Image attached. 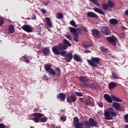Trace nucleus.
Masks as SVG:
<instances>
[{
  "mask_svg": "<svg viewBox=\"0 0 128 128\" xmlns=\"http://www.w3.org/2000/svg\"><path fill=\"white\" fill-rule=\"evenodd\" d=\"M92 4H96L97 6H100V3L98 2V0H90Z\"/></svg>",
  "mask_w": 128,
  "mask_h": 128,
  "instance_id": "nucleus-37",
  "label": "nucleus"
},
{
  "mask_svg": "<svg viewBox=\"0 0 128 128\" xmlns=\"http://www.w3.org/2000/svg\"><path fill=\"white\" fill-rule=\"evenodd\" d=\"M56 128H62L60 126V127H56Z\"/></svg>",
  "mask_w": 128,
  "mask_h": 128,
  "instance_id": "nucleus-60",
  "label": "nucleus"
},
{
  "mask_svg": "<svg viewBox=\"0 0 128 128\" xmlns=\"http://www.w3.org/2000/svg\"><path fill=\"white\" fill-rule=\"evenodd\" d=\"M82 28H84L83 30H84V32H88V30L86 28H84V26H83Z\"/></svg>",
  "mask_w": 128,
  "mask_h": 128,
  "instance_id": "nucleus-57",
  "label": "nucleus"
},
{
  "mask_svg": "<svg viewBox=\"0 0 128 128\" xmlns=\"http://www.w3.org/2000/svg\"><path fill=\"white\" fill-rule=\"evenodd\" d=\"M22 29L23 30H24V32H32L34 31L32 28L27 24H24L22 26Z\"/></svg>",
  "mask_w": 128,
  "mask_h": 128,
  "instance_id": "nucleus-12",
  "label": "nucleus"
},
{
  "mask_svg": "<svg viewBox=\"0 0 128 128\" xmlns=\"http://www.w3.org/2000/svg\"><path fill=\"white\" fill-rule=\"evenodd\" d=\"M124 120L126 122H128V114H126L124 115Z\"/></svg>",
  "mask_w": 128,
  "mask_h": 128,
  "instance_id": "nucleus-41",
  "label": "nucleus"
},
{
  "mask_svg": "<svg viewBox=\"0 0 128 128\" xmlns=\"http://www.w3.org/2000/svg\"><path fill=\"white\" fill-rule=\"evenodd\" d=\"M73 58L74 60H76V62H81L82 60L80 56L76 54H74L73 56Z\"/></svg>",
  "mask_w": 128,
  "mask_h": 128,
  "instance_id": "nucleus-25",
  "label": "nucleus"
},
{
  "mask_svg": "<svg viewBox=\"0 0 128 128\" xmlns=\"http://www.w3.org/2000/svg\"><path fill=\"white\" fill-rule=\"evenodd\" d=\"M112 106L116 110H120V112H122V110H124V106H120V104L116 102H112Z\"/></svg>",
  "mask_w": 128,
  "mask_h": 128,
  "instance_id": "nucleus-9",
  "label": "nucleus"
},
{
  "mask_svg": "<svg viewBox=\"0 0 128 128\" xmlns=\"http://www.w3.org/2000/svg\"><path fill=\"white\" fill-rule=\"evenodd\" d=\"M101 32L102 34H104V36H109L110 35V28L108 26H101L100 28Z\"/></svg>",
  "mask_w": 128,
  "mask_h": 128,
  "instance_id": "nucleus-11",
  "label": "nucleus"
},
{
  "mask_svg": "<svg viewBox=\"0 0 128 128\" xmlns=\"http://www.w3.org/2000/svg\"><path fill=\"white\" fill-rule=\"evenodd\" d=\"M87 122V128H90L92 126H98V122L96 121L94 118H90L88 120H86Z\"/></svg>",
  "mask_w": 128,
  "mask_h": 128,
  "instance_id": "nucleus-6",
  "label": "nucleus"
},
{
  "mask_svg": "<svg viewBox=\"0 0 128 128\" xmlns=\"http://www.w3.org/2000/svg\"><path fill=\"white\" fill-rule=\"evenodd\" d=\"M30 60H32V58H30L29 56H22L20 58V60L25 62L26 64H30Z\"/></svg>",
  "mask_w": 128,
  "mask_h": 128,
  "instance_id": "nucleus-18",
  "label": "nucleus"
},
{
  "mask_svg": "<svg viewBox=\"0 0 128 128\" xmlns=\"http://www.w3.org/2000/svg\"><path fill=\"white\" fill-rule=\"evenodd\" d=\"M98 106H100V108H102V106H104V105H102V102H100L98 104Z\"/></svg>",
  "mask_w": 128,
  "mask_h": 128,
  "instance_id": "nucleus-51",
  "label": "nucleus"
},
{
  "mask_svg": "<svg viewBox=\"0 0 128 128\" xmlns=\"http://www.w3.org/2000/svg\"><path fill=\"white\" fill-rule=\"evenodd\" d=\"M2 121V119H0V122H1Z\"/></svg>",
  "mask_w": 128,
  "mask_h": 128,
  "instance_id": "nucleus-63",
  "label": "nucleus"
},
{
  "mask_svg": "<svg viewBox=\"0 0 128 128\" xmlns=\"http://www.w3.org/2000/svg\"><path fill=\"white\" fill-rule=\"evenodd\" d=\"M66 38H68V40H72V36H70V35L66 36Z\"/></svg>",
  "mask_w": 128,
  "mask_h": 128,
  "instance_id": "nucleus-46",
  "label": "nucleus"
},
{
  "mask_svg": "<svg viewBox=\"0 0 128 128\" xmlns=\"http://www.w3.org/2000/svg\"><path fill=\"white\" fill-rule=\"evenodd\" d=\"M100 58L96 57H93L90 60H87L89 66L94 68H98V65L100 64Z\"/></svg>",
  "mask_w": 128,
  "mask_h": 128,
  "instance_id": "nucleus-5",
  "label": "nucleus"
},
{
  "mask_svg": "<svg viewBox=\"0 0 128 128\" xmlns=\"http://www.w3.org/2000/svg\"><path fill=\"white\" fill-rule=\"evenodd\" d=\"M118 85H116V83L114 82H110L108 84V88L110 90H112L114 88H116Z\"/></svg>",
  "mask_w": 128,
  "mask_h": 128,
  "instance_id": "nucleus-22",
  "label": "nucleus"
},
{
  "mask_svg": "<svg viewBox=\"0 0 128 128\" xmlns=\"http://www.w3.org/2000/svg\"><path fill=\"white\" fill-rule=\"evenodd\" d=\"M44 27V24L42 23L40 24L38 26L37 28L39 32H42V28Z\"/></svg>",
  "mask_w": 128,
  "mask_h": 128,
  "instance_id": "nucleus-38",
  "label": "nucleus"
},
{
  "mask_svg": "<svg viewBox=\"0 0 128 128\" xmlns=\"http://www.w3.org/2000/svg\"><path fill=\"white\" fill-rule=\"evenodd\" d=\"M73 36L74 40L76 42H78V33H75Z\"/></svg>",
  "mask_w": 128,
  "mask_h": 128,
  "instance_id": "nucleus-31",
  "label": "nucleus"
},
{
  "mask_svg": "<svg viewBox=\"0 0 128 128\" xmlns=\"http://www.w3.org/2000/svg\"><path fill=\"white\" fill-rule=\"evenodd\" d=\"M0 128H6V125H4V124H0Z\"/></svg>",
  "mask_w": 128,
  "mask_h": 128,
  "instance_id": "nucleus-50",
  "label": "nucleus"
},
{
  "mask_svg": "<svg viewBox=\"0 0 128 128\" xmlns=\"http://www.w3.org/2000/svg\"><path fill=\"white\" fill-rule=\"evenodd\" d=\"M82 126H86L85 128H88L86 120L83 121L82 122L78 123L76 128H82Z\"/></svg>",
  "mask_w": 128,
  "mask_h": 128,
  "instance_id": "nucleus-15",
  "label": "nucleus"
},
{
  "mask_svg": "<svg viewBox=\"0 0 128 128\" xmlns=\"http://www.w3.org/2000/svg\"><path fill=\"white\" fill-rule=\"evenodd\" d=\"M110 22L111 24L116 26V24H118V21L116 18H112L110 20Z\"/></svg>",
  "mask_w": 128,
  "mask_h": 128,
  "instance_id": "nucleus-26",
  "label": "nucleus"
},
{
  "mask_svg": "<svg viewBox=\"0 0 128 128\" xmlns=\"http://www.w3.org/2000/svg\"><path fill=\"white\" fill-rule=\"evenodd\" d=\"M38 52H40V51H38Z\"/></svg>",
  "mask_w": 128,
  "mask_h": 128,
  "instance_id": "nucleus-64",
  "label": "nucleus"
},
{
  "mask_svg": "<svg viewBox=\"0 0 128 128\" xmlns=\"http://www.w3.org/2000/svg\"><path fill=\"white\" fill-rule=\"evenodd\" d=\"M46 20L47 22V25L48 26L52 28V21H50V18L47 17L46 18Z\"/></svg>",
  "mask_w": 128,
  "mask_h": 128,
  "instance_id": "nucleus-29",
  "label": "nucleus"
},
{
  "mask_svg": "<svg viewBox=\"0 0 128 128\" xmlns=\"http://www.w3.org/2000/svg\"><path fill=\"white\" fill-rule=\"evenodd\" d=\"M125 14H126V16H128V10H126L125 11Z\"/></svg>",
  "mask_w": 128,
  "mask_h": 128,
  "instance_id": "nucleus-56",
  "label": "nucleus"
},
{
  "mask_svg": "<svg viewBox=\"0 0 128 128\" xmlns=\"http://www.w3.org/2000/svg\"><path fill=\"white\" fill-rule=\"evenodd\" d=\"M87 16L88 18H98V16L94 12H87Z\"/></svg>",
  "mask_w": 128,
  "mask_h": 128,
  "instance_id": "nucleus-16",
  "label": "nucleus"
},
{
  "mask_svg": "<svg viewBox=\"0 0 128 128\" xmlns=\"http://www.w3.org/2000/svg\"><path fill=\"white\" fill-rule=\"evenodd\" d=\"M42 78L44 80H48V76L44 75L42 76Z\"/></svg>",
  "mask_w": 128,
  "mask_h": 128,
  "instance_id": "nucleus-45",
  "label": "nucleus"
},
{
  "mask_svg": "<svg viewBox=\"0 0 128 128\" xmlns=\"http://www.w3.org/2000/svg\"><path fill=\"white\" fill-rule=\"evenodd\" d=\"M32 20H36V16L34 14H32Z\"/></svg>",
  "mask_w": 128,
  "mask_h": 128,
  "instance_id": "nucleus-48",
  "label": "nucleus"
},
{
  "mask_svg": "<svg viewBox=\"0 0 128 128\" xmlns=\"http://www.w3.org/2000/svg\"><path fill=\"white\" fill-rule=\"evenodd\" d=\"M41 50L42 52V54L45 56H48V54H50V50L48 48L46 47V48H42Z\"/></svg>",
  "mask_w": 128,
  "mask_h": 128,
  "instance_id": "nucleus-13",
  "label": "nucleus"
},
{
  "mask_svg": "<svg viewBox=\"0 0 128 128\" xmlns=\"http://www.w3.org/2000/svg\"><path fill=\"white\" fill-rule=\"evenodd\" d=\"M4 24V18H0V26H2Z\"/></svg>",
  "mask_w": 128,
  "mask_h": 128,
  "instance_id": "nucleus-40",
  "label": "nucleus"
},
{
  "mask_svg": "<svg viewBox=\"0 0 128 128\" xmlns=\"http://www.w3.org/2000/svg\"><path fill=\"white\" fill-rule=\"evenodd\" d=\"M40 12H42V14H46V10L44 9H41Z\"/></svg>",
  "mask_w": 128,
  "mask_h": 128,
  "instance_id": "nucleus-49",
  "label": "nucleus"
},
{
  "mask_svg": "<svg viewBox=\"0 0 128 128\" xmlns=\"http://www.w3.org/2000/svg\"><path fill=\"white\" fill-rule=\"evenodd\" d=\"M79 80L80 82H82V84H86V82H88V76H80Z\"/></svg>",
  "mask_w": 128,
  "mask_h": 128,
  "instance_id": "nucleus-20",
  "label": "nucleus"
},
{
  "mask_svg": "<svg viewBox=\"0 0 128 128\" xmlns=\"http://www.w3.org/2000/svg\"><path fill=\"white\" fill-rule=\"evenodd\" d=\"M70 24L71 26H74V28H78V26L76 24V22H74V20H72L70 22Z\"/></svg>",
  "mask_w": 128,
  "mask_h": 128,
  "instance_id": "nucleus-39",
  "label": "nucleus"
},
{
  "mask_svg": "<svg viewBox=\"0 0 128 128\" xmlns=\"http://www.w3.org/2000/svg\"><path fill=\"white\" fill-rule=\"evenodd\" d=\"M66 50V46L62 44H58L52 47V52L56 56H66V51H64Z\"/></svg>",
  "mask_w": 128,
  "mask_h": 128,
  "instance_id": "nucleus-1",
  "label": "nucleus"
},
{
  "mask_svg": "<svg viewBox=\"0 0 128 128\" xmlns=\"http://www.w3.org/2000/svg\"><path fill=\"white\" fill-rule=\"evenodd\" d=\"M112 78L116 79V80H118V79L119 78H118V74H116L114 72H112Z\"/></svg>",
  "mask_w": 128,
  "mask_h": 128,
  "instance_id": "nucleus-35",
  "label": "nucleus"
},
{
  "mask_svg": "<svg viewBox=\"0 0 128 128\" xmlns=\"http://www.w3.org/2000/svg\"><path fill=\"white\" fill-rule=\"evenodd\" d=\"M100 50H101L102 52H108V48H104V46H101L100 48Z\"/></svg>",
  "mask_w": 128,
  "mask_h": 128,
  "instance_id": "nucleus-42",
  "label": "nucleus"
},
{
  "mask_svg": "<svg viewBox=\"0 0 128 128\" xmlns=\"http://www.w3.org/2000/svg\"><path fill=\"white\" fill-rule=\"evenodd\" d=\"M112 58H114V56H112Z\"/></svg>",
  "mask_w": 128,
  "mask_h": 128,
  "instance_id": "nucleus-62",
  "label": "nucleus"
},
{
  "mask_svg": "<svg viewBox=\"0 0 128 128\" xmlns=\"http://www.w3.org/2000/svg\"><path fill=\"white\" fill-rule=\"evenodd\" d=\"M125 128H128V125H126Z\"/></svg>",
  "mask_w": 128,
  "mask_h": 128,
  "instance_id": "nucleus-59",
  "label": "nucleus"
},
{
  "mask_svg": "<svg viewBox=\"0 0 128 128\" xmlns=\"http://www.w3.org/2000/svg\"><path fill=\"white\" fill-rule=\"evenodd\" d=\"M106 40L108 42H110L112 46H116V42H118V39L114 36H112L110 37H106Z\"/></svg>",
  "mask_w": 128,
  "mask_h": 128,
  "instance_id": "nucleus-7",
  "label": "nucleus"
},
{
  "mask_svg": "<svg viewBox=\"0 0 128 128\" xmlns=\"http://www.w3.org/2000/svg\"><path fill=\"white\" fill-rule=\"evenodd\" d=\"M80 102H84V99L82 98H80Z\"/></svg>",
  "mask_w": 128,
  "mask_h": 128,
  "instance_id": "nucleus-58",
  "label": "nucleus"
},
{
  "mask_svg": "<svg viewBox=\"0 0 128 128\" xmlns=\"http://www.w3.org/2000/svg\"><path fill=\"white\" fill-rule=\"evenodd\" d=\"M92 104V102L90 101L86 102L87 104Z\"/></svg>",
  "mask_w": 128,
  "mask_h": 128,
  "instance_id": "nucleus-55",
  "label": "nucleus"
},
{
  "mask_svg": "<svg viewBox=\"0 0 128 128\" xmlns=\"http://www.w3.org/2000/svg\"><path fill=\"white\" fill-rule=\"evenodd\" d=\"M104 98L108 102H109V104H112V100L117 102H122V100L114 95H111L110 96L108 94H104Z\"/></svg>",
  "mask_w": 128,
  "mask_h": 128,
  "instance_id": "nucleus-4",
  "label": "nucleus"
},
{
  "mask_svg": "<svg viewBox=\"0 0 128 128\" xmlns=\"http://www.w3.org/2000/svg\"><path fill=\"white\" fill-rule=\"evenodd\" d=\"M102 8L103 10H109L108 5V4L106 2L102 3Z\"/></svg>",
  "mask_w": 128,
  "mask_h": 128,
  "instance_id": "nucleus-30",
  "label": "nucleus"
},
{
  "mask_svg": "<svg viewBox=\"0 0 128 128\" xmlns=\"http://www.w3.org/2000/svg\"><path fill=\"white\" fill-rule=\"evenodd\" d=\"M57 98H60V102H64L66 100V94L62 92L59 94L58 96H56Z\"/></svg>",
  "mask_w": 128,
  "mask_h": 128,
  "instance_id": "nucleus-19",
  "label": "nucleus"
},
{
  "mask_svg": "<svg viewBox=\"0 0 128 128\" xmlns=\"http://www.w3.org/2000/svg\"><path fill=\"white\" fill-rule=\"evenodd\" d=\"M8 32L10 34H14V26L13 25H10L8 28Z\"/></svg>",
  "mask_w": 128,
  "mask_h": 128,
  "instance_id": "nucleus-28",
  "label": "nucleus"
},
{
  "mask_svg": "<svg viewBox=\"0 0 128 128\" xmlns=\"http://www.w3.org/2000/svg\"><path fill=\"white\" fill-rule=\"evenodd\" d=\"M76 100H78V98L74 94H72L70 97H68L66 99L68 102L70 104H72V102H76Z\"/></svg>",
  "mask_w": 128,
  "mask_h": 128,
  "instance_id": "nucleus-8",
  "label": "nucleus"
},
{
  "mask_svg": "<svg viewBox=\"0 0 128 128\" xmlns=\"http://www.w3.org/2000/svg\"><path fill=\"white\" fill-rule=\"evenodd\" d=\"M107 4H108V8H114V4L110 0H109L107 2Z\"/></svg>",
  "mask_w": 128,
  "mask_h": 128,
  "instance_id": "nucleus-27",
  "label": "nucleus"
},
{
  "mask_svg": "<svg viewBox=\"0 0 128 128\" xmlns=\"http://www.w3.org/2000/svg\"><path fill=\"white\" fill-rule=\"evenodd\" d=\"M60 112H64V110H61Z\"/></svg>",
  "mask_w": 128,
  "mask_h": 128,
  "instance_id": "nucleus-61",
  "label": "nucleus"
},
{
  "mask_svg": "<svg viewBox=\"0 0 128 128\" xmlns=\"http://www.w3.org/2000/svg\"><path fill=\"white\" fill-rule=\"evenodd\" d=\"M38 112V109L37 108H35L34 110V112Z\"/></svg>",
  "mask_w": 128,
  "mask_h": 128,
  "instance_id": "nucleus-53",
  "label": "nucleus"
},
{
  "mask_svg": "<svg viewBox=\"0 0 128 128\" xmlns=\"http://www.w3.org/2000/svg\"><path fill=\"white\" fill-rule=\"evenodd\" d=\"M56 18H58L59 20L64 18V14H62L60 12H58L56 14Z\"/></svg>",
  "mask_w": 128,
  "mask_h": 128,
  "instance_id": "nucleus-32",
  "label": "nucleus"
},
{
  "mask_svg": "<svg viewBox=\"0 0 128 128\" xmlns=\"http://www.w3.org/2000/svg\"><path fill=\"white\" fill-rule=\"evenodd\" d=\"M74 92L77 96H82V92Z\"/></svg>",
  "mask_w": 128,
  "mask_h": 128,
  "instance_id": "nucleus-43",
  "label": "nucleus"
},
{
  "mask_svg": "<svg viewBox=\"0 0 128 128\" xmlns=\"http://www.w3.org/2000/svg\"><path fill=\"white\" fill-rule=\"evenodd\" d=\"M73 58L74 56H72V52H68L66 54V56H65V60L67 62H70Z\"/></svg>",
  "mask_w": 128,
  "mask_h": 128,
  "instance_id": "nucleus-14",
  "label": "nucleus"
},
{
  "mask_svg": "<svg viewBox=\"0 0 128 128\" xmlns=\"http://www.w3.org/2000/svg\"><path fill=\"white\" fill-rule=\"evenodd\" d=\"M33 116H36V118H33L34 122H40V118H42L44 115L40 113H34L33 114Z\"/></svg>",
  "mask_w": 128,
  "mask_h": 128,
  "instance_id": "nucleus-10",
  "label": "nucleus"
},
{
  "mask_svg": "<svg viewBox=\"0 0 128 128\" xmlns=\"http://www.w3.org/2000/svg\"><path fill=\"white\" fill-rule=\"evenodd\" d=\"M69 28L70 30V32H71L72 34H77L76 29V28H74L72 27H70Z\"/></svg>",
  "mask_w": 128,
  "mask_h": 128,
  "instance_id": "nucleus-36",
  "label": "nucleus"
},
{
  "mask_svg": "<svg viewBox=\"0 0 128 128\" xmlns=\"http://www.w3.org/2000/svg\"><path fill=\"white\" fill-rule=\"evenodd\" d=\"M84 52H86V54H90V50H84Z\"/></svg>",
  "mask_w": 128,
  "mask_h": 128,
  "instance_id": "nucleus-52",
  "label": "nucleus"
},
{
  "mask_svg": "<svg viewBox=\"0 0 128 128\" xmlns=\"http://www.w3.org/2000/svg\"><path fill=\"white\" fill-rule=\"evenodd\" d=\"M46 120H48V118L46 117L40 118V122H46Z\"/></svg>",
  "mask_w": 128,
  "mask_h": 128,
  "instance_id": "nucleus-34",
  "label": "nucleus"
},
{
  "mask_svg": "<svg viewBox=\"0 0 128 128\" xmlns=\"http://www.w3.org/2000/svg\"><path fill=\"white\" fill-rule=\"evenodd\" d=\"M93 10H94V12H96L100 14H102L103 16H104V12L98 8H94Z\"/></svg>",
  "mask_w": 128,
  "mask_h": 128,
  "instance_id": "nucleus-24",
  "label": "nucleus"
},
{
  "mask_svg": "<svg viewBox=\"0 0 128 128\" xmlns=\"http://www.w3.org/2000/svg\"><path fill=\"white\" fill-rule=\"evenodd\" d=\"M44 70L46 72H47L48 74H50L51 76H58V78H60V68H55L56 72V70L52 68V66L48 64H46L44 66Z\"/></svg>",
  "mask_w": 128,
  "mask_h": 128,
  "instance_id": "nucleus-2",
  "label": "nucleus"
},
{
  "mask_svg": "<svg viewBox=\"0 0 128 128\" xmlns=\"http://www.w3.org/2000/svg\"><path fill=\"white\" fill-rule=\"evenodd\" d=\"M119 36H120V38H124V32L120 33L119 34Z\"/></svg>",
  "mask_w": 128,
  "mask_h": 128,
  "instance_id": "nucleus-47",
  "label": "nucleus"
},
{
  "mask_svg": "<svg viewBox=\"0 0 128 128\" xmlns=\"http://www.w3.org/2000/svg\"><path fill=\"white\" fill-rule=\"evenodd\" d=\"M73 122H74V126H75V128L78 126V124L80 122V119H78V116L74 117L73 120Z\"/></svg>",
  "mask_w": 128,
  "mask_h": 128,
  "instance_id": "nucleus-23",
  "label": "nucleus"
},
{
  "mask_svg": "<svg viewBox=\"0 0 128 128\" xmlns=\"http://www.w3.org/2000/svg\"><path fill=\"white\" fill-rule=\"evenodd\" d=\"M104 118L105 120H113L114 116H116V112L114 111L113 108H110L108 109L104 110Z\"/></svg>",
  "mask_w": 128,
  "mask_h": 128,
  "instance_id": "nucleus-3",
  "label": "nucleus"
},
{
  "mask_svg": "<svg viewBox=\"0 0 128 128\" xmlns=\"http://www.w3.org/2000/svg\"><path fill=\"white\" fill-rule=\"evenodd\" d=\"M58 44H64V46H66V48H68V46H72V44L66 39H63V43H60Z\"/></svg>",
  "mask_w": 128,
  "mask_h": 128,
  "instance_id": "nucleus-21",
  "label": "nucleus"
},
{
  "mask_svg": "<svg viewBox=\"0 0 128 128\" xmlns=\"http://www.w3.org/2000/svg\"><path fill=\"white\" fill-rule=\"evenodd\" d=\"M92 46V42L83 44V46L85 48H90V46Z\"/></svg>",
  "mask_w": 128,
  "mask_h": 128,
  "instance_id": "nucleus-33",
  "label": "nucleus"
},
{
  "mask_svg": "<svg viewBox=\"0 0 128 128\" xmlns=\"http://www.w3.org/2000/svg\"><path fill=\"white\" fill-rule=\"evenodd\" d=\"M60 119L62 120V122H66V116H61L60 118Z\"/></svg>",
  "mask_w": 128,
  "mask_h": 128,
  "instance_id": "nucleus-44",
  "label": "nucleus"
},
{
  "mask_svg": "<svg viewBox=\"0 0 128 128\" xmlns=\"http://www.w3.org/2000/svg\"><path fill=\"white\" fill-rule=\"evenodd\" d=\"M92 34L94 36H96V38H100V36H102L100 34V31H98V30L93 29L92 30Z\"/></svg>",
  "mask_w": 128,
  "mask_h": 128,
  "instance_id": "nucleus-17",
  "label": "nucleus"
},
{
  "mask_svg": "<svg viewBox=\"0 0 128 128\" xmlns=\"http://www.w3.org/2000/svg\"><path fill=\"white\" fill-rule=\"evenodd\" d=\"M80 85L84 87V86H88V84H82L80 83Z\"/></svg>",
  "mask_w": 128,
  "mask_h": 128,
  "instance_id": "nucleus-54",
  "label": "nucleus"
}]
</instances>
